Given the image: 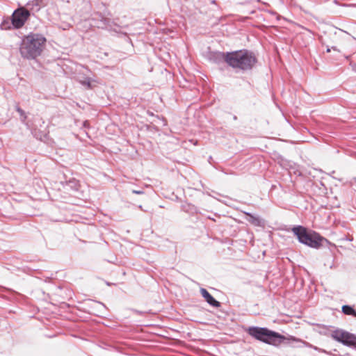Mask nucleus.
<instances>
[{"mask_svg": "<svg viewBox=\"0 0 356 356\" xmlns=\"http://www.w3.org/2000/svg\"><path fill=\"white\" fill-rule=\"evenodd\" d=\"M46 38L41 34L30 33L25 36L21 42L19 51L21 56L26 59H34L42 51Z\"/></svg>", "mask_w": 356, "mask_h": 356, "instance_id": "f257e3e1", "label": "nucleus"}, {"mask_svg": "<svg viewBox=\"0 0 356 356\" xmlns=\"http://www.w3.org/2000/svg\"><path fill=\"white\" fill-rule=\"evenodd\" d=\"M226 62L232 67L249 70L256 63L254 56L246 50H241L227 54Z\"/></svg>", "mask_w": 356, "mask_h": 356, "instance_id": "f03ea898", "label": "nucleus"}, {"mask_svg": "<svg viewBox=\"0 0 356 356\" xmlns=\"http://www.w3.org/2000/svg\"><path fill=\"white\" fill-rule=\"evenodd\" d=\"M248 332L256 339L275 346L280 345L285 339L279 333L265 327H250L248 328Z\"/></svg>", "mask_w": 356, "mask_h": 356, "instance_id": "7ed1b4c3", "label": "nucleus"}, {"mask_svg": "<svg viewBox=\"0 0 356 356\" xmlns=\"http://www.w3.org/2000/svg\"><path fill=\"white\" fill-rule=\"evenodd\" d=\"M292 231L301 243L313 248H318L321 245L323 238L316 232H307L302 226L294 227Z\"/></svg>", "mask_w": 356, "mask_h": 356, "instance_id": "20e7f679", "label": "nucleus"}, {"mask_svg": "<svg viewBox=\"0 0 356 356\" xmlns=\"http://www.w3.org/2000/svg\"><path fill=\"white\" fill-rule=\"evenodd\" d=\"M335 341L348 346H356V337L343 330H335L331 333Z\"/></svg>", "mask_w": 356, "mask_h": 356, "instance_id": "39448f33", "label": "nucleus"}, {"mask_svg": "<svg viewBox=\"0 0 356 356\" xmlns=\"http://www.w3.org/2000/svg\"><path fill=\"white\" fill-rule=\"evenodd\" d=\"M29 17L30 12L29 10H26L24 7H19L14 10L12 15V24L14 28L20 29L24 25Z\"/></svg>", "mask_w": 356, "mask_h": 356, "instance_id": "423d86ee", "label": "nucleus"}, {"mask_svg": "<svg viewBox=\"0 0 356 356\" xmlns=\"http://www.w3.org/2000/svg\"><path fill=\"white\" fill-rule=\"evenodd\" d=\"M87 73L80 74L77 76V81L86 89H92L97 86L99 83L98 81L95 76H91L92 72L88 70H86Z\"/></svg>", "mask_w": 356, "mask_h": 356, "instance_id": "0eeeda50", "label": "nucleus"}, {"mask_svg": "<svg viewBox=\"0 0 356 356\" xmlns=\"http://www.w3.org/2000/svg\"><path fill=\"white\" fill-rule=\"evenodd\" d=\"M90 25L99 29H106L109 26V19L103 17L101 14L95 13L91 18Z\"/></svg>", "mask_w": 356, "mask_h": 356, "instance_id": "6e6552de", "label": "nucleus"}, {"mask_svg": "<svg viewBox=\"0 0 356 356\" xmlns=\"http://www.w3.org/2000/svg\"><path fill=\"white\" fill-rule=\"evenodd\" d=\"M43 6H44L43 0H33L26 3L25 8L29 10L31 15V13L34 15L38 13Z\"/></svg>", "mask_w": 356, "mask_h": 356, "instance_id": "1a4fd4ad", "label": "nucleus"}, {"mask_svg": "<svg viewBox=\"0 0 356 356\" xmlns=\"http://www.w3.org/2000/svg\"><path fill=\"white\" fill-rule=\"evenodd\" d=\"M200 293L205 300L211 306L218 307L220 306V302L216 300L213 296L205 289H201Z\"/></svg>", "mask_w": 356, "mask_h": 356, "instance_id": "9d476101", "label": "nucleus"}, {"mask_svg": "<svg viewBox=\"0 0 356 356\" xmlns=\"http://www.w3.org/2000/svg\"><path fill=\"white\" fill-rule=\"evenodd\" d=\"M247 216H249L248 221L255 226H263L264 221L258 216H254L250 213H247Z\"/></svg>", "mask_w": 356, "mask_h": 356, "instance_id": "9b49d317", "label": "nucleus"}, {"mask_svg": "<svg viewBox=\"0 0 356 356\" xmlns=\"http://www.w3.org/2000/svg\"><path fill=\"white\" fill-rule=\"evenodd\" d=\"M342 312L346 315H353L354 316H356V312L350 306H343Z\"/></svg>", "mask_w": 356, "mask_h": 356, "instance_id": "f8f14e48", "label": "nucleus"}, {"mask_svg": "<svg viewBox=\"0 0 356 356\" xmlns=\"http://www.w3.org/2000/svg\"><path fill=\"white\" fill-rule=\"evenodd\" d=\"M17 111L19 113V115H21L22 117V122H24L26 116L25 115V113L24 112V111L22 109H21L20 108L17 107Z\"/></svg>", "mask_w": 356, "mask_h": 356, "instance_id": "ddd939ff", "label": "nucleus"}, {"mask_svg": "<svg viewBox=\"0 0 356 356\" xmlns=\"http://www.w3.org/2000/svg\"><path fill=\"white\" fill-rule=\"evenodd\" d=\"M351 185L355 191H356V179H353L351 181Z\"/></svg>", "mask_w": 356, "mask_h": 356, "instance_id": "4468645a", "label": "nucleus"}, {"mask_svg": "<svg viewBox=\"0 0 356 356\" xmlns=\"http://www.w3.org/2000/svg\"><path fill=\"white\" fill-rule=\"evenodd\" d=\"M170 57V55L168 53H166L164 56H161V59H163L164 61H167L168 58Z\"/></svg>", "mask_w": 356, "mask_h": 356, "instance_id": "2eb2a0df", "label": "nucleus"}, {"mask_svg": "<svg viewBox=\"0 0 356 356\" xmlns=\"http://www.w3.org/2000/svg\"><path fill=\"white\" fill-rule=\"evenodd\" d=\"M132 193H135V194H142V193H143V192L142 191H136V190H133Z\"/></svg>", "mask_w": 356, "mask_h": 356, "instance_id": "dca6fc26", "label": "nucleus"}, {"mask_svg": "<svg viewBox=\"0 0 356 356\" xmlns=\"http://www.w3.org/2000/svg\"><path fill=\"white\" fill-rule=\"evenodd\" d=\"M165 72L167 73V75L168 76V77H169L170 79H171V78H172V76H171L170 73V72H167L166 70H165Z\"/></svg>", "mask_w": 356, "mask_h": 356, "instance_id": "f3484780", "label": "nucleus"}, {"mask_svg": "<svg viewBox=\"0 0 356 356\" xmlns=\"http://www.w3.org/2000/svg\"><path fill=\"white\" fill-rule=\"evenodd\" d=\"M330 51H331L330 48H327V50H326V51L328 52V53L330 52Z\"/></svg>", "mask_w": 356, "mask_h": 356, "instance_id": "a211bd4d", "label": "nucleus"}, {"mask_svg": "<svg viewBox=\"0 0 356 356\" xmlns=\"http://www.w3.org/2000/svg\"><path fill=\"white\" fill-rule=\"evenodd\" d=\"M291 339H292V340H293V341H300L299 340H298V339H296L295 338H291Z\"/></svg>", "mask_w": 356, "mask_h": 356, "instance_id": "6ab92c4d", "label": "nucleus"}, {"mask_svg": "<svg viewBox=\"0 0 356 356\" xmlns=\"http://www.w3.org/2000/svg\"><path fill=\"white\" fill-rule=\"evenodd\" d=\"M332 49L333 50H335V51H336V50H337V48H336L335 47H332Z\"/></svg>", "mask_w": 356, "mask_h": 356, "instance_id": "aec40b11", "label": "nucleus"}]
</instances>
